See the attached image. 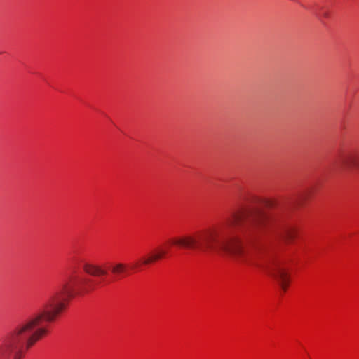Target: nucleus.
<instances>
[{"mask_svg":"<svg viewBox=\"0 0 359 359\" xmlns=\"http://www.w3.org/2000/svg\"><path fill=\"white\" fill-rule=\"evenodd\" d=\"M269 223L268 217L256 208H245L233 212L220 224L208 229L173 238V245L198 250L205 254L226 255L233 261L247 266L264 269L286 291L290 281L285 261L271 259L260 262V255L255 247H248L244 241L251 242L259 237Z\"/></svg>","mask_w":359,"mask_h":359,"instance_id":"1","label":"nucleus"},{"mask_svg":"<svg viewBox=\"0 0 359 359\" xmlns=\"http://www.w3.org/2000/svg\"><path fill=\"white\" fill-rule=\"evenodd\" d=\"M88 282L84 276L69 275L36 314L6 330L1 339V359H23L25 351L48 334V327L43 323L54 321L65 309L69 299L87 291Z\"/></svg>","mask_w":359,"mask_h":359,"instance_id":"2","label":"nucleus"},{"mask_svg":"<svg viewBox=\"0 0 359 359\" xmlns=\"http://www.w3.org/2000/svg\"><path fill=\"white\" fill-rule=\"evenodd\" d=\"M273 231L280 238L285 242H291L296 236L297 231L294 226L289 224H282L273 222Z\"/></svg>","mask_w":359,"mask_h":359,"instance_id":"3","label":"nucleus"},{"mask_svg":"<svg viewBox=\"0 0 359 359\" xmlns=\"http://www.w3.org/2000/svg\"><path fill=\"white\" fill-rule=\"evenodd\" d=\"M341 163L344 168L352 170L359 169V152L353 151L341 158Z\"/></svg>","mask_w":359,"mask_h":359,"instance_id":"4","label":"nucleus"},{"mask_svg":"<svg viewBox=\"0 0 359 359\" xmlns=\"http://www.w3.org/2000/svg\"><path fill=\"white\" fill-rule=\"evenodd\" d=\"M166 254V251L163 250H158L156 252V253L150 255L149 257L144 258L142 260L141 263H137L133 266V269H137L140 266L141 264L147 265L155 261L159 260L165 257Z\"/></svg>","mask_w":359,"mask_h":359,"instance_id":"5","label":"nucleus"},{"mask_svg":"<svg viewBox=\"0 0 359 359\" xmlns=\"http://www.w3.org/2000/svg\"><path fill=\"white\" fill-rule=\"evenodd\" d=\"M83 269L86 273L91 276H98L107 274V271L102 269L100 266L87 262L83 264Z\"/></svg>","mask_w":359,"mask_h":359,"instance_id":"6","label":"nucleus"},{"mask_svg":"<svg viewBox=\"0 0 359 359\" xmlns=\"http://www.w3.org/2000/svg\"><path fill=\"white\" fill-rule=\"evenodd\" d=\"M127 272V265L118 262L114 264L111 267V273L117 277H121Z\"/></svg>","mask_w":359,"mask_h":359,"instance_id":"7","label":"nucleus"},{"mask_svg":"<svg viewBox=\"0 0 359 359\" xmlns=\"http://www.w3.org/2000/svg\"><path fill=\"white\" fill-rule=\"evenodd\" d=\"M323 15V16H324V17H325V18H327V15H328L327 13H324Z\"/></svg>","mask_w":359,"mask_h":359,"instance_id":"8","label":"nucleus"}]
</instances>
